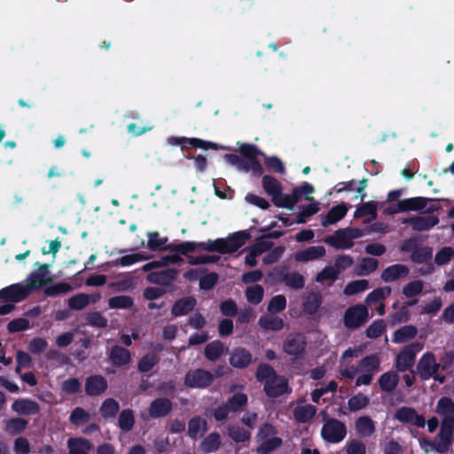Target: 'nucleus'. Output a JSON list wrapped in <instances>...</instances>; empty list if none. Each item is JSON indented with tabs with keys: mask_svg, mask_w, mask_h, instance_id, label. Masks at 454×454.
<instances>
[{
	"mask_svg": "<svg viewBox=\"0 0 454 454\" xmlns=\"http://www.w3.org/2000/svg\"><path fill=\"white\" fill-rule=\"evenodd\" d=\"M249 235L246 231L235 232L227 239H217L215 240H207L204 243L197 244L195 242H184L178 245H170L169 250L181 252L186 254L194 251L197 247L209 251L219 252L221 254L233 253L240 248L247 240Z\"/></svg>",
	"mask_w": 454,
	"mask_h": 454,
	"instance_id": "nucleus-1",
	"label": "nucleus"
},
{
	"mask_svg": "<svg viewBox=\"0 0 454 454\" xmlns=\"http://www.w3.org/2000/svg\"><path fill=\"white\" fill-rule=\"evenodd\" d=\"M256 378L263 384L265 393L270 397H277L289 391L286 380L278 375L267 364H262L258 367Z\"/></svg>",
	"mask_w": 454,
	"mask_h": 454,
	"instance_id": "nucleus-2",
	"label": "nucleus"
},
{
	"mask_svg": "<svg viewBox=\"0 0 454 454\" xmlns=\"http://www.w3.org/2000/svg\"><path fill=\"white\" fill-rule=\"evenodd\" d=\"M262 187L264 191L271 197L273 203L280 207L294 209L295 205V198L299 190H293L291 194H284L281 192V184L270 176L262 177Z\"/></svg>",
	"mask_w": 454,
	"mask_h": 454,
	"instance_id": "nucleus-3",
	"label": "nucleus"
},
{
	"mask_svg": "<svg viewBox=\"0 0 454 454\" xmlns=\"http://www.w3.org/2000/svg\"><path fill=\"white\" fill-rule=\"evenodd\" d=\"M238 145L239 153L247 158L243 161L241 171L249 172L254 176H262L263 173L262 167L256 157L263 155V153L253 145L238 143Z\"/></svg>",
	"mask_w": 454,
	"mask_h": 454,
	"instance_id": "nucleus-4",
	"label": "nucleus"
},
{
	"mask_svg": "<svg viewBox=\"0 0 454 454\" xmlns=\"http://www.w3.org/2000/svg\"><path fill=\"white\" fill-rule=\"evenodd\" d=\"M363 235V231L358 228H346L337 231L325 241L337 249H348L353 246V239L361 238Z\"/></svg>",
	"mask_w": 454,
	"mask_h": 454,
	"instance_id": "nucleus-5",
	"label": "nucleus"
},
{
	"mask_svg": "<svg viewBox=\"0 0 454 454\" xmlns=\"http://www.w3.org/2000/svg\"><path fill=\"white\" fill-rule=\"evenodd\" d=\"M275 434L276 432L272 426L266 424L261 427L258 434V453L269 454L281 445L282 440Z\"/></svg>",
	"mask_w": 454,
	"mask_h": 454,
	"instance_id": "nucleus-6",
	"label": "nucleus"
},
{
	"mask_svg": "<svg viewBox=\"0 0 454 454\" xmlns=\"http://www.w3.org/2000/svg\"><path fill=\"white\" fill-rule=\"evenodd\" d=\"M439 368L440 364L436 362L434 355L431 352H426L418 363L417 371L423 380L434 378L442 383L444 381V378L437 375Z\"/></svg>",
	"mask_w": 454,
	"mask_h": 454,
	"instance_id": "nucleus-7",
	"label": "nucleus"
},
{
	"mask_svg": "<svg viewBox=\"0 0 454 454\" xmlns=\"http://www.w3.org/2000/svg\"><path fill=\"white\" fill-rule=\"evenodd\" d=\"M347 434L345 425L337 419H332L326 421L321 430L323 439L331 443L341 442Z\"/></svg>",
	"mask_w": 454,
	"mask_h": 454,
	"instance_id": "nucleus-8",
	"label": "nucleus"
},
{
	"mask_svg": "<svg viewBox=\"0 0 454 454\" xmlns=\"http://www.w3.org/2000/svg\"><path fill=\"white\" fill-rule=\"evenodd\" d=\"M29 295L28 288L23 282L12 284L0 289V301L4 302L18 303Z\"/></svg>",
	"mask_w": 454,
	"mask_h": 454,
	"instance_id": "nucleus-9",
	"label": "nucleus"
},
{
	"mask_svg": "<svg viewBox=\"0 0 454 454\" xmlns=\"http://www.w3.org/2000/svg\"><path fill=\"white\" fill-rule=\"evenodd\" d=\"M423 349V344L415 342L406 346L396 356L398 371L404 372L412 367L416 354Z\"/></svg>",
	"mask_w": 454,
	"mask_h": 454,
	"instance_id": "nucleus-10",
	"label": "nucleus"
},
{
	"mask_svg": "<svg viewBox=\"0 0 454 454\" xmlns=\"http://www.w3.org/2000/svg\"><path fill=\"white\" fill-rule=\"evenodd\" d=\"M213 380L214 376L211 372L202 369H195L186 373L184 384L189 387L204 388L209 386Z\"/></svg>",
	"mask_w": 454,
	"mask_h": 454,
	"instance_id": "nucleus-11",
	"label": "nucleus"
},
{
	"mask_svg": "<svg viewBox=\"0 0 454 454\" xmlns=\"http://www.w3.org/2000/svg\"><path fill=\"white\" fill-rule=\"evenodd\" d=\"M368 319V309L364 305L358 304L347 309L344 316L345 325L356 328Z\"/></svg>",
	"mask_w": 454,
	"mask_h": 454,
	"instance_id": "nucleus-12",
	"label": "nucleus"
},
{
	"mask_svg": "<svg viewBox=\"0 0 454 454\" xmlns=\"http://www.w3.org/2000/svg\"><path fill=\"white\" fill-rule=\"evenodd\" d=\"M46 266H42L36 271L32 272L23 282L24 286L28 288L29 294L35 289L46 286L51 281L48 275Z\"/></svg>",
	"mask_w": 454,
	"mask_h": 454,
	"instance_id": "nucleus-13",
	"label": "nucleus"
},
{
	"mask_svg": "<svg viewBox=\"0 0 454 454\" xmlns=\"http://www.w3.org/2000/svg\"><path fill=\"white\" fill-rule=\"evenodd\" d=\"M395 418L403 422L417 427H424L425 419L419 416L416 411L410 407H402L398 409L395 414Z\"/></svg>",
	"mask_w": 454,
	"mask_h": 454,
	"instance_id": "nucleus-14",
	"label": "nucleus"
},
{
	"mask_svg": "<svg viewBox=\"0 0 454 454\" xmlns=\"http://www.w3.org/2000/svg\"><path fill=\"white\" fill-rule=\"evenodd\" d=\"M326 254V250L323 246L309 247L295 254V261L306 263L311 261H316L323 258Z\"/></svg>",
	"mask_w": 454,
	"mask_h": 454,
	"instance_id": "nucleus-15",
	"label": "nucleus"
},
{
	"mask_svg": "<svg viewBox=\"0 0 454 454\" xmlns=\"http://www.w3.org/2000/svg\"><path fill=\"white\" fill-rule=\"evenodd\" d=\"M12 410L20 415H35L40 411L39 404L28 398H20L12 404Z\"/></svg>",
	"mask_w": 454,
	"mask_h": 454,
	"instance_id": "nucleus-16",
	"label": "nucleus"
},
{
	"mask_svg": "<svg viewBox=\"0 0 454 454\" xmlns=\"http://www.w3.org/2000/svg\"><path fill=\"white\" fill-rule=\"evenodd\" d=\"M410 272L409 268L403 264H395L386 268L381 273L384 282H394L405 278Z\"/></svg>",
	"mask_w": 454,
	"mask_h": 454,
	"instance_id": "nucleus-17",
	"label": "nucleus"
},
{
	"mask_svg": "<svg viewBox=\"0 0 454 454\" xmlns=\"http://www.w3.org/2000/svg\"><path fill=\"white\" fill-rule=\"evenodd\" d=\"M438 222V217L433 215H421L403 221V223H411L416 231H427L436 225Z\"/></svg>",
	"mask_w": 454,
	"mask_h": 454,
	"instance_id": "nucleus-18",
	"label": "nucleus"
},
{
	"mask_svg": "<svg viewBox=\"0 0 454 454\" xmlns=\"http://www.w3.org/2000/svg\"><path fill=\"white\" fill-rule=\"evenodd\" d=\"M101 299L100 294H79L68 300V305L73 309H82L90 303H96Z\"/></svg>",
	"mask_w": 454,
	"mask_h": 454,
	"instance_id": "nucleus-19",
	"label": "nucleus"
},
{
	"mask_svg": "<svg viewBox=\"0 0 454 454\" xmlns=\"http://www.w3.org/2000/svg\"><path fill=\"white\" fill-rule=\"evenodd\" d=\"M315 406L303 403H297L294 408V419L300 423L308 422L316 414Z\"/></svg>",
	"mask_w": 454,
	"mask_h": 454,
	"instance_id": "nucleus-20",
	"label": "nucleus"
},
{
	"mask_svg": "<svg viewBox=\"0 0 454 454\" xmlns=\"http://www.w3.org/2000/svg\"><path fill=\"white\" fill-rule=\"evenodd\" d=\"M348 210V207L345 203L332 207L329 212L322 217V225L328 226L336 223L346 215Z\"/></svg>",
	"mask_w": 454,
	"mask_h": 454,
	"instance_id": "nucleus-21",
	"label": "nucleus"
},
{
	"mask_svg": "<svg viewBox=\"0 0 454 454\" xmlns=\"http://www.w3.org/2000/svg\"><path fill=\"white\" fill-rule=\"evenodd\" d=\"M305 348L304 338L301 335L289 336L284 343V351L291 356H298Z\"/></svg>",
	"mask_w": 454,
	"mask_h": 454,
	"instance_id": "nucleus-22",
	"label": "nucleus"
},
{
	"mask_svg": "<svg viewBox=\"0 0 454 454\" xmlns=\"http://www.w3.org/2000/svg\"><path fill=\"white\" fill-rule=\"evenodd\" d=\"M171 402L167 398H158L152 402L149 414L153 418H160L168 414L171 411Z\"/></svg>",
	"mask_w": 454,
	"mask_h": 454,
	"instance_id": "nucleus-23",
	"label": "nucleus"
},
{
	"mask_svg": "<svg viewBox=\"0 0 454 454\" xmlns=\"http://www.w3.org/2000/svg\"><path fill=\"white\" fill-rule=\"evenodd\" d=\"M147 247L153 251L169 250L170 245H168V238L161 236L157 231H149L147 233Z\"/></svg>",
	"mask_w": 454,
	"mask_h": 454,
	"instance_id": "nucleus-24",
	"label": "nucleus"
},
{
	"mask_svg": "<svg viewBox=\"0 0 454 454\" xmlns=\"http://www.w3.org/2000/svg\"><path fill=\"white\" fill-rule=\"evenodd\" d=\"M435 412L442 420H454V402L449 397H442L436 404Z\"/></svg>",
	"mask_w": 454,
	"mask_h": 454,
	"instance_id": "nucleus-25",
	"label": "nucleus"
},
{
	"mask_svg": "<svg viewBox=\"0 0 454 454\" xmlns=\"http://www.w3.org/2000/svg\"><path fill=\"white\" fill-rule=\"evenodd\" d=\"M107 387L106 380L100 376L90 377L85 385V389L88 395H98L105 392Z\"/></svg>",
	"mask_w": 454,
	"mask_h": 454,
	"instance_id": "nucleus-26",
	"label": "nucleus"
},
{
	"mask_svg": "<svg viewBox=\"0 0 454 454\" xmlns=\"http://www.w3.org/2000/svg\"><path fill=\"white\" fill-rule=\"evenodd\" d=\"M251 361V355L242 348H236L230 358L231 364L238 368L247 366L250 364Z\"/></svg>",
	"mask_w": 454,
	"mask_h": 454,
	"instance_id": "nucleus-27",
	"label": "nucleus"
},
{
	"mask_svg": "<svg viewBox=\"0 0 454 454\" xmlns=\"http://www.w3.org/2000/svg\"><path fill=\"white\" fill-rule=\"evenodd\" d=\"M428 200L422 197L410 198L399 200V209L405 211H417L427 206Z\"/></svg>",
	"mask_w": 454,
	"mask_h": 454,
	"instance_id": "nucleus-28",
	"label": "nucleus"
},
{
	"mask_svg": "<svg viewBox=\"0 0 454 454\" xmlns=\"http://www.w3.org/2000/svg\"><path fill=\"white\" fill-rule=\"evenodd\" d=\"M177 271L176 270H167L160 272H153L147 276V279L151 283L160 285H168L176 278Z\"/></svg>",
	"mask_w": 454,
	"mask_h": 454,
	"instance_id": "nucleus-29",
	"label": "nucleus"
},
{
	"mask_svg": "<svg viewBox=\"0 0 454 454\" xmlns=\"http://www.w3.org/2000/svg\"><path fill=\"white\" fill-rule=\"evenodd\" d=\"M260 326L265 331H280L284 327V321L272 315L262 316L259 319Z\"/></svg>",
	"mask_w": 454,
	"mask_h": 454,
	"instance_id": "nucleus-30",
	"label": "nucleus"
},
{
	"mask_svg": "<svg viewBox=\"0 0 454 454\" xmlns=\"http://www.w3.org/2000/svg\"><path fill=\"white\" fill-rule=\"evenodd\" d=\"M207 429V421L199 417L193 418L188 424V434L192 438H199L204 434Z\"/></svg>",
	"mask_w": 454,
	"mask_h": 454,
	"instance_id": "nucleus-31",
	"label": "nucleus"
},
{
	"mask_svg": "<svg viewBox=\"0 0 454 454\" xmlns=\"http://www.w3.org/2000/svg\"><path fill=\"white\" fill-rule=\"evenodd\" d=\"M418 330L413 325H404L396 330L392 337L395 343H403L417 335Z\"/></svg>",
	"mask_w": 454,
	"mask_h": 454,
	"instance_id": "nucleus-32",
	"label": "nucleus"
},
{
	"mask_svg": "<svg viewBox=\"0 0 454 454\" xmlns=\"http://www.w3.org/2000/svg\"><path fill=\"white\" fill-rule=\"evenodd\" d=\"M439 437L446 448L454 441V420H442Z\"/></svg>",
	"mask_w": 454,
	"mask_h": 454,
	"instance_id": "nucleus-33",
	"label": "nucleus"
},
{
	"mask_svg": "<svg viewBox=\"0 0 454 454\" xmlns=\"http://www.w3.org/2000/svg\"><path fill=\"white\" fill-rule=\"evenodd\" d=\"M195 304V299L192 297L183 298L174 304L172 314L176 317L185 315L194 308Z\"/></svg>",
	"mask_w": 454,
	"mask_h": 454,
	"instance_id": "nucleus-34",
	"label": "nucleus"
},
{
	"mask_svg": "<svg viewBox=\"0 0 454 454\" xmlns=\"http://www.w3.org/2000/svg\"><path fill=\"white\" fill-rule=\"evenodd\" d=\"M69 454H88L91 445L82 438H71L67 442Z\"/></svg>",
	"mask_w": 454,
	"mask_h": 454,
	"instance_id": "nucleus-35",
	"label": "nucleus"
},
{
	"mask_svg": "<svg viewBox=\"0 0 454 454\" xmlns=\"http://www.w3.org/2000/svg\"><path fill=\"white\" fill-rule=\"evenodd\" d=\"M356 429L361 436L368 437L375 430L373 421L367 416L360 417L356 422Z\"/></svg>",
	"mask_w": 454,
	"mask_h": 454,
	"instance_id": "nucleus-36",
	"label": "nucleus"
},
{
	"mask_svg": "<svg viewBox=\"0 0 454 454\" xmlns=\"http://www.w3.org/2000/svg\"><path fill=\"white\" fill-rule=\"evenodd\" d=\"M380 360L376 356L364 357L358 365L359 373H374L379 371Z\"/></svg>",
	"mask_w": 454,
	"mask_h": 454,
	"instance_id": "nucleus-37",
	"label": "nucleus"
},
{
	"mask_svg": "<svg viewBox=\"0 0 454 454\" xmlns=\"http://www.w3.org/2000/svg\"><path fill=\"white\" fill-rule=\"evenodd\" d=\"M378 260L371 257L364 258L356 267V273L358 276H366L378 268Z\"/></svg>",
	"mask_w": 454,
	"mask_h": 454,
	"instance_id": "nucleus-38",
	"label": "nucleus"
},
{
	"mask_svg": "<svg viewBox=\"0 0 454 454\" xmlns=\"http://www.w3.org/2000/svg\"><path fill=\"white\" fill-rule=\"evenodd\" d=\"M147 259H148V257L141 253H133V254L123 255L121 258L115 260L114 262H112L111 263L115 266L121 265L122 267H127V266L135 264L137 262L145 261Z\"/></svg>",
	"mask_w": 454,
	"mask_h": 454,
	"instance_id": "nucleus-39",
	"label": "nucleus"
},
{
	"mask_svg": "<svg viewBox=\"0 0 454 454\" xmlns=\"http://www.w3.org/2000/svg\"><path fill=\"white\" fill-rule=\"evenodd\" d=\"M223 344L218 340H215L207 344L205 348V356L207 359L215 361L218 359L224 352Z\"/></svg>",
	"mask_w": 454,
	"mask_h": 454,
	"instance_id": "nucleus-40",
	"label": "nucleus"
},
{
	"mask_svg": "<svg viewBox=\"0 0 454 454\" xmlns=\"http://www.w3.org/2000/svg\"><path fill=\"white\" fill-rule=\"evenodd\" d=\"M221 444L220 435L216 433H211L201 442L200 448L204 452L215 451Z\"/></svg>",
	"mask_w": 454,
	"mask_h": 454,
	"instance_id": "nucleus-41",
	"label": "nucleus"
},
{
	"mask_svg": "<svg viewBox=\"0 0 454 454\" xmlns=\"http://www.w3.org/2000/svg\"><path fill=\"white\" fill-rule=\"evenodd\" d=\"M369 402L370 398L367 395L358 393L348 399V407L351 411H356L364 409Z\"/></svg>",
	"mask_w": 454,
	"mask_h": 454,
	"instance_id": "nucleus-42",
	"label": "nucleus"
},
{
	"mask_svg": "<svg viewBox=\"0 0 454 454\" xmlns=\"http://www.w3.org/2000/svg\"><path fill=\"white\" fill-rule=\"evenodd\" d=\"M369 288V281L358 279L349 282L344 288V294L348 296L362 293Z\"/></svg>",
	"mask_w": 454,
	"mask_h": 454,
	"instance_id": "nucleus-43",
	"label": "nucleus"
},
{
	"mask_svg": "<svg viewBox=\"0 0 454 454\" xmlns=\"http://www.w3.org/2000/svg\"><path fill=\"white\" fill-rule=\"evenodd\" d=\"M424 288V283L421 280H413L407 283L402 290V293L406 298H412L419 295Z\"/></svg>",
	"mask_w": 454,
	"mask_h": 454,
	"instance_id": "nucleus-44",
	"label": "nucleus"
},
{
	"mask_svg": "<svg viewBox=\"0 0 454 454\" xmlns=\"http://www.w3.org/2000/svg\"><path fill=\"white\" fill-rule=\"evenodd\" d=\"M390 294L391 288L389 286L380 287L371 292L367 295L365 301L368 304L378 303L388 297Z\"/></svg>",
	"mask_w": 454,
	"mask_h": 454,
	"instance_id": "nucleus-45",
	"label": "nucleus"
},
{
	"mask_svg": "<svg viewBox=\"0 0 454 454\" xmlns=\"http://www.w3.org/2000/svg\"><path fill=\"white\" fill-rule=\"evenodd\" d=\"M111 359L115 364H126L130 360V354L129 350L116 346L111 351Z\"/></svg>",
	"mask_w": 454,
	"mask_h": 454,
	"instance_id": "nucleus-46",
	"label": "nucleus"
},
{
	"mask_svg": "<svg viewBox=\"0 0 454 454\" xmlns=\"http://www.w3.org/2000/svg\"><path fill=\"white\" fill-rule=\"evenodd\" d=\"M380 386L384 391H392L398 383V376L394 372H386L379 380Z\"/></svg>",
	"mask_w": 454,
	"mask_h": 454,
	"instance_id": "nucleus-47",
	"label": "nucleus"
},
{
	"mask_svg": "<svg viewBox=\"0 0 454 454\" xmlns=\"http://www.w3.org/2000/svg\"><path fill=\"white\" fill-rule=\"evenodd\" d=\"M370 215L368 222L377 217V205L375 202H366L358 207L355 212L356 217H364Z\"/></svg>",
	"mask_w": 454,
	"mask_h": 454,
	"instance_id": "nucleus-48",
	"label": "nucleus"
},
{
	"mask_svg": "<svg viewBox=\"0 0 454 454\" xmlns=\"http://www.w3.org/2000/svg\"><path fill=\"white\" fill-rule=\"evenodd\" d=\"M340 275L338 269L333 266L325 267L316 277L317 282L324 283L326 281H334Z\"/></svg>",
	"mask_w": 454,
	"mask_h": 454,
	"instance_id": "nucleus-49",
	"label": "nucleus"
},
{
	"mask_svg": "<svg viewBox=\"0 0 454 454\" xmlns=\"http://www.w3.org/2000/svg\"><path fill=\"white\" fill-rule=\"evenodd\" d=\"M27 425V421L24 419L16 418L8 419L5 422V429L12 434H16L22 432Z\"/></svg>",
	"mask_w": 454,
	"mask_h": 454,
	"instance_id": "nucleus-50",
	"label": "nucleus"
},
{
	"mask_svg": "<svg viewBox=\"0 0 454 454\" xmlns=\"http://www.w3.org/2000/svg\"><path fill=\"white\" fill-rule=\"evenodd\" d=\"M283 280L286 286L295 289L301 288L305 282L303 276L295 271L286 273Z\"/></svg>",
	"mask_w": 454,
	"mask_h": 454,
	"instance_id": "nucleus-51",
	"label": "nucleus"
},
{
	"mask_svg": "<svg viewBox=\"0 0 454 454\" xmlns=\"http://www.w3.org/2000/svg\"><path fill=\"white\" fill-rule=\"evenodd\" d=\"M111 309H129L133 305V300L129 296L119 295L108 300Z\"/></svg>",
	"mask_w": 454,
	"mask_h": 454,
	"instance_id": "nucleus-52",
	"label": "nucleus"
},
{
	"mask_svg": "<svg viewBox=\"0 0 454 454\" xmlns=\"http://www.w3.org/2000/svg\"><path fill=\"white\" fill-rule=\"evenodd\" d=\"M246 296L249 302L258 304L262 299L263 288L259 285L248 286L246 290Z\"/></svg>",
	"mask_w": 454,
	"mask_h": 454,
	"instance_id": "nucleus-53",
	"label": "nucleus"
},
{
	"mask_svg": "<svg viewBox=\"0 0 454 454\" xmlns=\"http://www.w3.org/2000/svg\"><path fill=\"white\" fill-rule=\"evenodd\" d=\"M119 411V404L114 399H106L101 405L100 411L103 417L112 418L114 417Z\"/></svg>",
	"mask_w": 454,
	"mask_h": 454,
	"instance_id": "nucleus-54",
	"label": "nucleus"
},
{
	"mask_svg": "<svg viewBox=\"0 0 454 454\" xmlns=\"http://www.w3.org/2000/svg\"><path fill=\"white\" fill-rule=\"evenodd\" d=\"M30 328V323L27 318L19 317L9 322L7 330L10 333L26 331Z\"/></svg>",
	"mask_w": 454,
	"mask_h": 454,
	"instance_id": "nucleus-55",
	"label": "nucleus"
},
{
	"mask_svg": "<svg viewBox=\"0 0 454 454\" xmlns=\"http://www.w3.org/2000/svg\"><path fill=\"white\" fill-rule=\"evenodd\" d=\"M247 403V396L243 393H239L231 397L226 403L230 411L235 412L244 407Z\"/></svg>",
	"mask_w": 454,
	"mask_h": 454,
	"instance_id": "nucleus-56",
	"label": "nucleus"
},
{
	"mask_svg": "<svg viewBox=\"0 0 454 454\" xmlns=\"http://www.w3.org/2000/svg\"><path fill=\"white\" fill-rule=\"evenodd\" d=\"M345 450L346 454H366L365 444L356 439L347 442Z\"/></svg>",
	"mask_w": 454,
	"mask_h": 454,
	"instance_id": "nucleus-57",
	"label": "nucleus"
},
{
	"mask_svg": "<svg viewBox=\"0 0 454 454\" xmlns=\"http://www.w3.org/2000/svg\"><path fill=\"white\" fill-rule=\"evenodd\" d=\"M286 300L284 295L278 294L274 296L269 302L268 310L270 313H278L285 309Z\"/></svg>",
	"mask_w": 454,
	"mask_h": 454,
	"instance_id": "nucleus-58",
	"label": "nucleus"
},
{
	"mask_svg": "<svg viewBox=\"0 0 454 454\" xmlns=\"http://www.w3.org/2000/svg\"><path fill=\"white\" fill-rule=\"evenodd\" d=\"M134 425V415L131 411L124 410L119 417V426L122 430L129 431Z\"/></svg>",
	"mask_w": 454,
	"mask_h": 454,
	"instance_id": "nucleus-59",
	"label": "nucleus"
},
{
	"mask_svg": "<svg viewBox=\"0 0 454 454\" xmlns=\"http://www.w3.org/2000/svg\"><path fill=\"white\" fill-rule=\"evenodd\" d=\"M158 362V357L155 354H148L142 357L138 363V369L141 372L150 371Z\"/></svg>",
	"mask_w": 454,
	"mask_h": 454,
	"instance_id": "nucleus-60",
	"label": "nucleus"
},
{
	"mask_svg": "<svg viewBox=\"0 0 454 454\" xmlns=\"http://www.w3.org/2000/svg\"><path fill=\"white\" fill-rule=\"evenodd\" d=\"M264 162L269 170L281 174L285 173L284 164L278 157H265Z\"/></svg>",
	"mask_w": 454,
	"mask_h": 454,
	"instance_id": "nucleus-61",
	"label": "nucleus"
},
{
	"mask_svg": "<svg viewBox=\"0 0 454 454\" xmlns=\"http://www.w3.org/2000/svg\"><path fill=\"white\" fill-rule=\"evenodd\" d=\"M229 435L237 442H246L250 437V433L238 427L229 428Z\"/></svg>",
	"mask_w": 454,
	"mask_h": 454,
	"instance_id": "nucleus-62",
	"label": "nucleus"
},
{
	"mask_svg": "<svg viewBox=\"0 0 454 454\" xmlns=\"http://www.w3.org/2000/svg\"><path fill=\"white\" fill-rule=\"evenodd\" d=\"M90 419V415L82 408H76L74 410L70 416V420L73 424L82 425L87 422Z\"/></svg>",
	"mask_w": 454,
	"mask_h": 454,
	"instance_id": "nucleus-63",
	"label": "nucleus"
},
{
	"mask_svg": "<svg viewBox=\"0 0 454 454\" xmlns=\"http://www.w3.org/2000/svg\"><path fill=\"white\" fill-rule=\"evenodd\" d=\"M454 254V251L450 247H443L435 254L434 261L437 264L442 265L447 263Z\"/></svg>",
	"mask_w": 454,
	"mask_h": 454,
	"instance_id": "nucleus-64",
	"label": "nucleus"
}]
</instances>
